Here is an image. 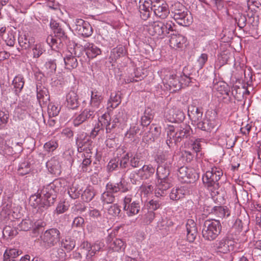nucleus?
Wrapping results in <instances>:
<instances>
[{"label":"nucleus","mask_w":261,"mask_h":261,"mask_svg":"<svg viewBox=\"0 0 261 261\" xmlns=\"http://www.w3.org/2000/svg\"><path fill=\"white\" fill-rule=\"evenodd\" d=\"M165 129L167 135L166 143L169 146L173 143L176 144L188 138L192 132L190 126L184 123L176 126L169 125Z\"/></svg>","instance_id":"obj_4"},{"label":"nucleus","mask_w":261,"mask_h":261,"mask_svg":"<svg viewBox=\"0 0 261 261\" xmlns=\"http://www.w3.org/2000/svg\"><path fill=\"white\" fill-rule=\"evenodd\" d=\"M30 165V163L27 161L21 163L18 169V174L20 175H24L29 173L31 171Z\"/></svg>","instance_id":"obj_61"},{"label":"nucleus","mask_w":261,"mask_h":261,"mask_svg":"<svg viewBox=\"0 0 261 261\" xmlns=\"http://www.w3.org/2000/svg\"><path fill=\"white\" fill-rule=\"evenodd\" d=\"M46 166L49 172L53 174L59 175L61 173V165L57 156L51 158L46 162Z\"/></svg>","instance_id":"obj_26"},{"label":"nucleus","mask_w":261,"mask_h":261,"mask_svg":"<svg viewBox=\"0 0 261 261\" xmlns=\"http://www.w3.org/2000/svg\"><path fill=\"white\" fill-rule=\"evenodd\" d=\"M75 245L76 243L74 239L69 236L65 237L61 242V247L64 249L67 252L72 250L74 248Z\"/></svg>","instance_id":"obj_38"},{"label":"nucleus","mask_w":261,"mask_h":261,"mask_svg":"<svg viewBox=\"0 0 261 261\" xmlns=\"http://www.w3.org/2000/svg\"><path fill=\"white\" fill-rule=\"evenodd\" d=\"M32 38H29L26 35H19L18 38L19 45L24 49L31 47V44L34 42Z\"/></svg>","instance_id":"obj_46"},{"label":"nucleus","mask_w":261,"mask_h":261,"mask_svg":"<svg viewBox=\"0 0 261 261\" xmlns=\"http://www.w3.org/2000/svg\"><path fill=\"white\" fill-rule=\"evenodd\" d=\"M163 27L161 28L162 32V38L166 36L170 32H174V27H175L174 23L171 20H165L162 21Z\"/></svg>","instance_id":"obj_45"},{"label":"nucleus","mask_w":261,"mask_h":261,"mask_svg":"<svg viewBox=\"0 0 261 261\" xmlns=\"http://www.w3.org/2000/svg\"><path fill=\"white\" fill-rule=\"evenodd\" d=\"M1 219L2 220L6 221L11 218H14L12 208V203L10 202L4 203L2 206L0 212Z\"/></svg>","instance_id":"obj_33"},{"label":"nucleus","mask_w":261,"mask_h":261,"mask_svg":"<svg viewBox=\"0 0 261 261\" xmlns=\"http://www.w3.org/2000/svg\"><path fill=\"white\" fill-rule=\"evenodd\" d=\"M153 118V114L152 109L150 108H147L141 118V125L143 126H148L151 123Z\"/></svg>","instance_id":"obj_39"},{"label":"nucleus","mask_w":261,"mask_h":261,"mask_svg":"<svg viewBox=\"0 0 261 261\" xmlns=\"http://www.w3.org/2000/svg\"><path fill=\"white\" fill-rule=\"evenodd\" d=\"M111 239V237L109 236L107 238V241L109 243V248L114 251L122 252L124 251L126 247V243L122 239L115 238Z\"/></svg>","instance_id":"obj_24"},{"label":"nucleus","mask_w":261,"mask_h":261,"mask_svg":"<svg viewBox=\"0 0 261 261\" xmlns=\"http://www.w3.org/2000/svg\"><path fill=\"white\" fill-rule=\"evenodd\" d=\"M142 161L141 156L138 153H136L133 156L129 157V166L133 168H136L142 165Z\"/></svg>","instance_id":"obj_52"},{"label":"nucleus","mask_w":261,"mask_h":261,"mask_svg":"<svg viewBox=\"0 0 261 261\" xmlns=\"http://www.w3.org/2000/svg\"><path fill=\"white\" fill-rule=\"evenodd\" d=\"M63 41L55 36H49L46 38V42L54 50L60 48Z\"/></svg>","instance_id":"obj_50"},{"label":"nucleus","mask_w":261,"mask_h":261,"mask_svg":"<svg viewBox=\"0 0 261 261\" xmlns=\"http://www.w3.org/2000/svg\"><path fill=\"white\" fill-rule=\"evenodd\" d=\"M106 191L101 196V200L103 203H112L114 202L115 197L113 195L119 192H126L128 189L127 184L123 178L121 177L120 180L117 182L110 181L106 186Z\"/></svg>","instance_id":"obj_6"},{"label":"nucleus","mask_w":261,"mask_h":261,"mask_svg":"<svg viewBox=\"0 0 261 261\" xmlns=\"http://www.w3.org/2000/svg\"><path fill=\"white\" fill-rule=\"evenodd\" d=\"M95 192L93 187H87L82 194V199L85 202H89L94 198Z\"/></svg>","instance_id":"obj_48"},{"label":"nucleus","mask_w":261,"mask_h":261,"mask_svg":"<svg viewBox=\"0 0 261 261\" xmlns=\"http://www.w3.org/2000/svg\"><path fill=\"white\" fill-rule=\"evenodd\" d=\"M61 238V232L56 228L48 229L40 236L41 245L46 249L57 245Z\"/></svg>","instance_id":"obj_9"},{"label":"nucleus","mask_w":261,"mask_h":261,"mask_svg":"<svg viewBox=\"0 0 261 261\" xmlns=\"http://www.w3.org/2000/svg\"><path fill=\"white\" fill-rule=\"evenodd\" d=\"M164 74L163 83L169 87H173L177 90L183 86H189L191 82L190 73L188 72V68L184 67L181 72L175 70L166 69L163 72Z\"/></svg>","instance_id":"obj_3"},{"label":"nucleus","mask_w":261,"mask_h":261,"mask_svg":"<svg viewBox=\"0 0 261 261\" xmlns=\"http://www.w3.org/2000/svg\"><path fill=\"white\" fill-rule=\"evenodd\" d=\"M12 85L14 87V92L16 94L19 93L23 88L24 79L23 75L18 74L14 78Z\"/></svg>","instance_id":"obj_36"},{"label":"nucleus","mask_w":261,"mask_h":261,"mask_svg":"<svg viewBox=\"0 0 261 261\" xmlns=\"http://www.w3.org/2000/svg\"><path fill=\"white\" fill-rule=\"evenodd\" d=\"M218 124L217 113L216 110L208 111L197 124V127L201 130L209 132Z\"/></svg>","instance_id":"obj_10"},{"label":"nucleus","mask_w":261,"mask_h":261,"mask_svg":"<svg viewBox=\"0 0 261 261\" xmlns=\"http://www.w3.org/2000/svg\"><path fill=\"white\" fill-rule=\"evenodd\" d=\"M155 15L159 18L165 19L169 14L168 5L163 1L155 0L151 6Z\"/></svg>","instance_id":"obj_15"},{"label":"nucleus","mask_w":261,"mask_h":261,"mask_svg":"<svg viewBox=\"0 0 261 261\" xmlns=\"http://www.w3.org/2000/svg\"><path fill=\"white\" fill-rule=\"evenodd\" d=\"M128 119L127 115L124 110H120L115 115L113 119V123L116 127L117 123H125Z\"/></svg>","instance_id":"obj_47"},{"label":"nucleus","mask_w":261,"mask_h":261,"mask_svg":"<svg viewBox=\"0 0 261 261\" xmlns=\"http://www.w3.org/2000/svg\"><path fill=\"white\" fill-rule=\"evenodd\" d=\"M60 107L54 103H50L48 105V113L49 117H55L57 116L60 111Z\"/></svg>","instance_id":"obj_63"},{"label":"nucleus","mask_w":261,"mask_h":261,"mask_svg":"<svg viewBox=\"0 0 261 261\" xmlns=\"http://www.w3.org/2000/svg\"><path fill=\"white\" fill-rule=\"evenodd\" d=\"M141 205L140 200L135 199L132 195H127L123 198V210L128 217L138 214L140 211Z\"/></svg>","instance_id":"obj_11"},{"label":"nucleus","mask_w":261,"mask_h":261,"mask_svg":"<svg viewBox=\"0 0 261 261\" xmlns=\"http://www.w3.org/2000/svg\"><path fill=\"white\" fill-rule=\"evenodd\" d=\"M84 49L89 59L94 58L101 53L100 49L93 43L87 42L84 46Z\"/></svg>","instance_id":"obj_28"},{"label":"nucleus","mask_w":261,"mask_h":261,"mask_svg":"<svg viewBox=\"0 0 261 261\" xmlns=\"http://www.w3.org/2000/svg\"><path fill=\"white\" fill-rule=\"evenodd\" d=\"M215 88L221 94L229 95L230 90L228 85L224 82H218L215 85Z\"/></svg>","instance_id":"obj_57"},{"label":"nucleus","mask_w":261,"mask_h":261,"mask_svg":"<svg viewBox=\"0 0 261 261\" xmlns=\"http://www.w3.org/2000/svg\"><path fill=\"white\" fill-rule=\"evenodd\" d=\"M155 214L152 211H148L142 217V222L144 225L150 224L155 218Z\"/></svg>","instance_id":"obj_62"},{"label":"nucleus","mask_w":261,"mask_h":261,"mask_svg":"<svg viewBox=\"0 0 261 261\" xmlns=\"http://www.w3.org/2000/svg\"><path fill=\"white\" fill-rule=\"evenodd\" d=\"M185 179H182V182L187 183L193 182L198 178L197 174L191 168H189V170L186 173Z\"/></svg>","instance_id":"obj_56"},{"label":"nucleus","mask_w":261,"mask_h":261,"mask_svg":"<svg viewBox=\"0 0 261 261\" xmlns=\"http://www.w3.org/2000/svg\"><path fill=\"white\" fill-rule=\"evenodd\" d=\"M248 221L244 219L242 220L240 218L236 219L233 224V227L238 230V231H242L244 230L246 231L247 228Z\"/></svg>","instance_id":"obj_51"},{"label":"nucleus","mask_w":261,"mask_h":261,"mask_svg":"<svg viewBox=\"0 0 261 261\" xmlns=\"http://www.w3.org/2000/svg\"><path fill=\"white\" fill-rule=\"evenodd\" d=\"M85 225L84 219L81 216H77L75 217L71 224L72 228H82Z\"/></svg>","instance_id":"obj_64"},{"label":"nucleus","mask_w":261,"mask_h":261,"mask_svg":"<svg viewBox=\"0 0 261 261\" xmlns=\"http://www.w3.org/2000/svg\"><path fill=\"white\" fill-rule=\"evenodd\" d=\"M186 41L187 39L185 36L176 32H173L171 34L169 45L171 48L174 49L182 48Z\"/></svg>","instance_id":"obj_23"},{"label":"nucleus","mask_w":261,"mask_h":261,"mask_svg":"<svg viewBox=\"0 0 261 261\" xmlns=\"http://www.w3.org/2000/svg\"><path fill=\"white\" fill-rule=\"evenodd\" d=\"M140 130V126L137 121L135 123H133L130 125L129 129L126 132L125 134L126 137L132 139Z\"/></svg>","instance_id":"obj_49"},{"label":"nucleus","mask_w":261,"mask_h":261,"mask_svg":"<svg viewBox=\"0 0 261 261\" xmlns=\"http://www.w3.org/2000/svg\"><path fill=\"white\" fill-rule=\"evenodd\" d=\"M33 58H39L45 51L44 45L42 43H38L31 46Z\"/></svg>","instance_id":"obj_44"},{"label":"nucleus","mask_w":261,"mask_h":261,"mask_svg":"<svg viewBox=\"0 0 261 261\" xmlns=\"http://www.w3.org/2000/svg\"><path fill=\"white\" fill-rule=\"evenodd\" d=\"M144 132L143 140L146 142H153L160 137L161 134V127L154 124H152L149 125V127L146 126V129H144Z\"/></svg>","instance_id":"obj_18"},{"label":"nucleus","mask_w":261,"mask_h":261,"mask_svg":"<svg viewBox=\"0 0 261 261\" xmlns=\"http://www.w3.org/2000/svg\"><path fill=\"white\" fill-rule=\"evenodd\" d=\"M188 114L192 122L195 125L203 117L202 108L197 107L193 105L189 106Z\"/></svg>","instance_id":"obj_22"},{"label":"nucleus","mask_w":261,"mask_h":261,"mask_svg":"<svg viewBox=\"0 0 261 261\" xmlns=\"http://www.w3.org/2000/svg\"><path fill=\"white\" fill-rule=\"evenodd\" d=\"M73 28L79 35L84 37H89L93 33V29L90 24L82 19H76Z\"/></svg>","instance_id":"obj_13"},{"label":"nucleus","mask_w":261,"mask_h":261,"mask_svg":"<svg viewBox=\"0 0 261 261\" xmlns=\"http://www.w3.org/2000/svg\"><path fill=\"white\" fill-rule=\"evenodd\" d=\"M211 213L219 218L227 217L230 215L228 209L222 206H214L211 210Z\"/></svg>","instance_id":"obj_37"},{"label":"nucleus","mask_w":261,"mask_h":261,"mask_svg":"<svg viewBox=\"0 0 261 261\" xmlns=\"http://www.w3.org/2000/svg\"><path fill=\"white\" fill-rule=\"evenodd\" d=\"M171 13L176 22L182 26H189L192 22V17L187 9L179 3L172 5Z\"/></svg>","instance_id":"obj_8"},{"label":"nucleus","mask_w":261,"mask_h":261,"mask_svg":"<svg viewBox=\"0 0 261 261\" xmlns=\"http://www.w3.org/2000/svg\"><path fill=\"white\" fill-rule=\"evenodd\" d=\"M50 26L53 30L55 36L56 38H58L63 41H64L67 39V36L65 32V30L59 23L51 19L50 22Z\"/></svg>","instance_id":"obj_25"},{"label":"nucleus","mask_w":261,"mask_h":261,"mask_svg":"<svg viewBox=\"0 0 261 261\" xmlns=\"http://www.w3.org/2000/svg\"><path fill=\"white\" fill-rule=\"evenodd\" d=\"M50 255L54 261H64L67 256L65 250L62 248H53Z\"/></svg>","instance_id":"obj_35"},{"label":"nucleus","mask_w":261,"mask_h":261,"mask_svg":"<svg viewBox=\"0 0 261 261\" xmlns=\"http://www.w3.org/2000/svg\"><path fill=\"white\" fill-rule=\"evenodd\" d=\"M111 117L109 113H105L99 119L98 121L101 126L105 127L107 133H110L115 127L113 121H111Z\"/></svg>","instance_id":"obj_32"},{"label":"nucleus","mask_w":261,"mask_h":261,"mask_svg":"<svg viewBox=\"0 0 261 261\" xmlns=\"http://www.w3.org/2000/svg\"><path fill=\"white\" fill-rule=\"evenodd\" d=\"M143 77L144 73L142 72V69L137 68L134 71V76H129L126 79V82H137L141 81Z\"/></svg>","instance_id":"obj_54"},{"label":"nucleus","mask_w":261,"mask_h":261,"mask_svg":"<svg viewBox=\"0 0 261 261\" xmlns=\"http://www.w3.org/2000/svg\"><path fill=\"white\" fill-rule=\"evenodd\" d=\"M223 175L222 170L216 167L207 171L202 177L204 186L211 192L212 197H214L219 194L218 191L220 188L219 180Z\"/></svg>","instance_id":"obj_5"},{"label":"nucleus","mask_w":261,"mask_h":261,"mask_svg":"<svg viewBox=\"0 0 261 261\" xmlns=\"http://www.w3.org/2000/svg\"><path fill=\"white\" fill-rule=\"evenodd\" d=\"M130 153H125L120 159H118L120 168L122 169L127 168L129 167V157Z\"/></svg>","instance_id":"obj_58"},{"label":"nucleus","mask_w":261,"mask_h":261,"mask_svg":"<svg viewBox=\"0 0 261 261\" xmlns=\"http://www.w3.org/2000/svg\"><path fill=\"white\" fill-rule=\"evenodd\" d=\"M65 67L67 69H72L77 67L78 62L76 57L73 56L71 53L67 55L64 58Z\"/></svg>","instance_id":"obj_40"},{"label":"nucleus","mask_w":261,"mask_h":261,"mask_svg":"<svg viewBox=\"0 0 261 261\" xmlns=\"http://www.w3.org/2000/svg\"><path fill=\"white\" fill-rule=\"evenodd\" d=\"M58 180L44 186L37 193L30 196L29 203L31 206L37 208L41 212L53 205L57 197L58 189L56 186Z\"/></svg>","instance_id":"obj_2"},{"label":"nucleus","mask_w":261,"mask_h":261,"mask_svg":"<svg viewBox=\"0 0 261 261\" xmlns=\"http://www.w3.org/2000/svg\"><path fill=\"white\" fill-rule=\"evenodd\" d=\"M216 245L217 249L219 252L227 254L234 249L236 243L234 239L228 236H225L217 241Z\"/></svg>","instance_id":"obj_16"},{"label":"nucleus","mask_w":261,"mask_h":261,"mask_svg":"<svg viewBox=\"0 0 261 261\" xmlns=\"http://www.w3.org/2000/svg\"><path fill=\"white\" fill-rule=\"evenodd\" d=\"M163 24L162 21H155L149 22L148 27V32L149 34L152 36H156L162 38V32H161V28L163 27Z\"/></svg>","instance_id":"obj_30"},{"label":"nucleus","mask_w":261,"mask_h":261,"mask_svg":"<svg viewBox=\"0 0 261 261\" xmlns=\"http://www.w3.org/2000/svg\"><path fill=\"white\" fill-rule=\"evenodd\" d=\"M21 251L15 248L7 249L4 252V256L13 260H15V258L21 254Z\"/></svg>","instance_id":"obj_53"},{"label":"nucleus","mask_w":261,"mask_h":261,"mask_svg":"<svg viewBox=\"0 0 261 261\" xmlns=\"http://www.w3.org/2000/svg\"><path fill=\"white\" fill-rule=\"evenodd\" d=\"M222 231V225L219 220L207 219L204 221L202 227V235L205 240H215Z\"/></svg>","instance_id":"obj_7"},{"label":"nucleus","mask_w":261,"mask_h":261,"mask_svg":"<svg viewBox=\"0 0 261 261\" xmlns=\"http://www.w3.org/2000/svg\"><path fill=\"white\" fill-rule=\"evenodd\" d=\"M76 144L77 147V151L79 152L93 149L92 141L91 137L84 133L77 135L76 138Z\"/></svg>","instance_id":"obj_17"},{"label":"nucleus","mask_w":261,"mask_h":261,"mask_svg":"<svg viewBox=\"0 0 261 261\" xmlns=\"http://www.w3.org/2000/svg\"><path fill=\"white\" fill-rule=\"evenodd\" d=\"M186 186L174 188L170 193V198L172 200H178L182 198L188 193Z\"/></svg>","instance_id":"obj_31"},{"label":"nucleus","mask_w":261,"mask_h":261,"mask_svg":"<svg viewBox=\"0 0 261 261\" xmlns=\"http://www.w3.org/2000/svg\"><path fill=\"white\" fill-rule=\"evenodd\" d=\"M188 148L197 153L201 149L200 139L191 140L188 143Z\"/></svg>","instance_id":"obj_55"},{"label":"nucleus","mask_w":261,"mask_h":261,"mask_svg":"<svg viewBox=\"0 0 261 261\" xmlns=\"http://www.w3.org/2000/svg\"><path fill=\"white\" fill-rule=\"evenodd\" d=\"M66 107L73 110H77L80 105L79 96L75 90H71L66 96Z\"/></svg>","instance_id":"obj_19"},{"label":"nucleus","mask_w":261,"mask_h":261,"mask_svg":"<svg viewBox=\"0 0 261 261\" xmlns=\"http://www.w3.org/2000/svg\"><path fill=\"white\" fill-rule=\"evenodd\" d=\"M44 68L47 76H51L56 73L57 64L56 60L49 59L44 64Z\"/></svg>","instance_id":"obj_43"},{"label":"nucleus","mask_w":261,"mask_h":261,"mask_svg":"<svg viewBox=\"0 0 261 261\" xmlns=\"http://www.w3.org/2000/svg\"><path fill=\"white\" fill-rule=\"evenodd\" d=\"M103 100V97L100 92L94 90L91 92V99L90 101V107L95 110L99 108Z\"/></svg>","instance_id":"obj_29"},{"label":"nucleus","mask_w":261,"mask_h":261,"mask_svg":"<svg viewBox=\"0 0 261 261\" xmlns=\"http://www.w3.org/2000/svg\"><path fill=\"white\" fill-rule=\"evenodd\" d=\"M37 97L40 103H47L49 100L48 90L44 87L37 85Z\"/></svg>","instance_id":"obj_34"},{"label":"nucleus","mask_w":261,"mask_h":261,"mask_svg":"<svg viewBox=\"0 0 261 261\" xmlns=\"http://www.w3.org/2000/svg\"><path fill=\"white\" fill-rule=\"evenodd\" d=\"M155 172V168L151 164L144 165L138 170V175L141 179H147L152 177Z\"/></svg>","instance_id":"obj_27"},{"label":"nucleus","mask_w":261,"mask_h":261,"mask_svg":"<svg viewBox=\"0 0 261 261\" xmlns=\"http://www.w3.org/2000/svg\"><path fill=\"white\" fill-rule=\"evenodd\" d=\"M58 147V141L55 139H51L46 142L44 145V150L48 152H53Z\"/></svg>","instance_id":"obj_59"},{"label":"nucleus","mask_w":261,"mask_h":261,"mask_svg":"<svg viewBox=\"0 0 261 261\" xmlns=\"http://www.w3.org/2000/svg\"><path fill=\"white\" fill-rule=\"evenodd\" d=\"M173 225L172 221L167 217H162L157 222L156 229L160 230H167Z\"/></svg>","instance_id":"obj_42"},{"label":"nucleus","mask_w":261,"mask_h":261,"mask_svg":"<svg viewBox=\"0 0 261 261\" xmlns=\"http://www.w3.org/2000/svg\"><path fill=\"white\" fill-rule=\"evenodd\" d=\"M187 231V240L190 243L195 240L198 234L197 224L192 219H188L186 225Z\"/></svg>","instance_id":"obj_21"},{"label":"nucleus","mask_w":261,"mask_h":261,"mask_svg":"<svg viewBox=\"0 0 261 261\" xmlns=\"http://www.w3.org/2000/svg\"><path fill=\"white\" fill-rule=\"evenodd\" d=\"M102 249V245L99 243L91 244L87 241H84L80 245V249L82 253L86 254V258L87 261H93L97 252Z\"/></svg>","instance_id":"obj_12"},{"label":"nucleus","mask_w":261,"mask_h":261,"mask_svg":"<svg viewBox=\"0 0 261 261\" xmlns=\"http://www.w3.org/2000/svg\"><path fill=\"white\" fill-rule=\"evenodd\" d=\"M155 161L158 164L156 175L158 179L155 196L158 197L164 196L166 191L171 185V177L169 176L170 168L173 162V157L166 153L158 155Z\"/></svg>","instance_id":"obj_1"},{"label":"nucleus","mask_w":261,"mask_h":261,"mask_svg":"<svg viewBox=\"0 0 261 261\" xmlns=\"http://www.w3.org/2000/svg\"><path fill=\"white\" fill-rule=\"evenodd\" d=\"M96 114L95 110L87 108L80 112L73 119V124L74 126H79L83 123L92 120Z\"/></svg>","instance_id":"obj_14"},{"label":"nucleus","mask_w":261,"mask_h":261,"mask_svg":"<svg viewBox=\"0 0 261 261\" xmlns=\"http://www.w3.org/2000/svg\"><path fill=\"white\" fill-rule=\"evenodd\" d=\"M121 102V96L118 93H112L108 101V109H114L117 107Z\"/></svg>","instance_id":"obj_41"},{"label":"nucleus","mask_w":261,"mask_h":261,"mask_svg":"<svg viewBox=\"0 0 261 261\" xmlns=\"http://www.w3.org/2000/svg\"><path fill=\"white\" fill-rule=\"evenodd\" d=\"M9 119V114L7 111H0V129H4Z\"/></svg>","instance_id":"obj_60"},{"label":"nucleus","mask_w":261,"mask_h":261,"mask_svg":"<svg viewBox=\"0 0 261 261\" xmlns=\"http://www.w3.org/2000/svg\"><path fill=\"white\" fill-rule=\"evenodd\" d=\"M165 118L169 122L177 123L182 122L185 118V115L180 109L172 108L166 113Z\"/></svg>","instance_id":"obj_20"}]
</instances>
